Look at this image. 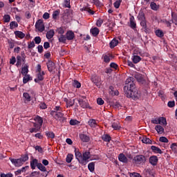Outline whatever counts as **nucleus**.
Returning a JSON list of instances; mask_svg holds the SVG:
<instances>
[{
  "label": "nucleus",
  "mask_w": 177,
  "mask_h": 177,
  "mask_svg": "<svg viewBox=\"0 0 177 177\" xmlns=\"http://www.w3.org/2000/svg\"><path fill=\"white\" fill-rule=\"evenodd\" d=\"M111 127H112V128H113V129H115V131H118V129H120V128H121V127H120L118 125V123H117V122L112 123Z\"/></svg>",
  "instance_id": "nucleus-52"
},
{
  "label": "nucleus",
  "mask_w": 177,
  "mask_h": 177,
  "mask_svg": "<svg viewBox=\"0 0 177 177\" xmlns=\"http://www.w3.org/2000/svg\"><path fill=\"white\" fill-rule=\"evenodd\" d=\"M171 21L175 26H177V14L171 12Z\"/></svg>",
  "instance_id": "nucleus-29"
},
{
  "label": "nucleus",
  "mask_w": 177,
  "mask_h": 177,
  "mask_svg": "<svg viewBox=\"0 0 177 177\" xmlns=\"http://www.w3.org/2000/svg\"><path fill=\"white\" fill-rule=\"evenodd\" d=\"M27 74H28V65L25 64L24 66L21 69V75H26Z\"/></svg>",
  "instance_id": "nucleus-30"
},
{
  "label": "nucleus",
  "mask_w": 177,
  "mask_h": 177,
  "mask_svg": "<svg viewBox=\"0 0 177 177\" xmlns=\"http://www.w3.org/2000/svg\"><path fill=\"white\" fill-rule=\"evenodd\" d=\"M58 39L59 42H62V44H66V42H67V37L64 35H60Z\"/></svg>",
  "instance_id": "nucleus-32"
},
{
  "label": "nucleus",
  "mask_w": 177,
  "mask_h": 177,
  "mask_svg": "<svg viewBox=\"0 0 177 177\" xmlns=\"http://www.w3.org/2000/svg\"><path fill=\"white\" fill-rule=\"evenodd\" d=\"M66 37L68 41H73L75 38V34H74L73 30H68L66 33Z\"/></svg>",
  "instance_id": "nucleus-14"
},
{
  "label": "nucleus",
  "mask_w": 177,
  "mask_h": 177,
  "mask_svg": "<svg viewBox=\"0 0 177 177\" xmlns=\"http://www.w3.org/2000/svg\"><path fill=\"white\" fill-rule=\"evenodd\" d=\"M34 41L37 45H39V43L42 41V39H41V37L37 36L34 38Z\"/></svg>",
  "instance_id": "nucleus-53"
},
{
  "label": "nucleus",
  "mask_w": 177,
  "mask_h": 177,
  "mask_svg": "<svg viewBox=\"0 0 177 177\" xmlns=\"http://www.w3.org/2000/svg\"><path fill=\"white\" fill-rule=\"evenodd\" d=\"M19 27V24L17 22L13 21L10 23V29L14 30V28H17Z\"/></svg>",
  "instance_id": "nucleus-33"
},
{
  "label": "nucleus",
  "mask_w": 177,
  "mask_h": 177,
  "mask_svg": "<svg viewBox=\"0 0 177 177\" xmlns=\"http://www.w3.org/2000/svg\"><path fill=\"white\" fill-rule=\"evenodd\" d=\"M0 177H13V174H12V173H8L7 174H1Z\"/></svg>",
  "instance_id": "nucleus-63"
},
{
  "label": "nucleus",
  "mask_w": 177,
  "mask_h": 177,
  "mask_svg": "<svg viewBox=\"0 0 177 177\" xmlns=\"http://www.w3.org/2000/svg\"><path fill=\"white\" fill-rule=\"evenodd\" d=\"M88 124L91 128H96L97 123L96 122V120L94 119H90L88 122Z\"/></svg>",
  "instance_id": "nucleus-22"
},
{
  "label": "nucleus",
  "mask_w": 177,
  "mask_h": 177,
  "mask_svg": "<svg viewBox=\"0 0 177 177\" xmlns=\"http://www.w3.org/2000/svg\"><path fill=\"white\" fill-rule=\"evenodd\" d=\"M159 124L160 125H167V119L164 117L159 118Z\"/></svg>",
  "instance_id": "nucleus-40"
},
{
  "label": "nucleus",
  "mask_w": 177,
  "mask_h": 177,
  "mask_svg": "<svg viewBox=\"0 0 177 177\" xmlns=\"http://www.w3.org/2000/svg\"><path fill=\"white\" fill-rule=\"evenodd\" d=\"M60 15V10H55L53 12V19L54 20H56L57 19V17Z\"/></svg>",
  "instance_id": "nucleus-44"
},
{
  "label": "nucleus",
  "mask_w": 177,
  "mask_h": 177,
  "mask_svg": "<svg viewBox=\"0 0 177 177\" xmlns=\"http://www.w3.org/2000/svg\"><path fill=\"white\" fill-rule=\"evenodd\" d=\"M10 160L11 161L12 164L15 165V167H21L23 165V162H21V159L18 158V159H15L10 158Z\"/></svg>",
  "instance_id": "nucleus-8"
},
{
  "label": "nucleus",
  "mask_w": 177,
  "mask_h": 177,
  "mask_svg": "<svg viewBox=\"0 0 177 177\" xmlns=\"http://www.w3.org/2000/svg\"><path fill=\"white\" fill-rule=\"evenodd\" d=\"M73 158H74V155L71 154V153H68L66 156V162H68V164H70V162H71V161H73Z\"/></svg>",
  "instance_id": "nucleus-37"
},
{
  "label": "nucleus",
  "mask_w": 177,
  "mask_h": 177,
  "mask_svg": "<svg viewBox=\"0 0 177 177\" xmlns=\"http://www.w3.org/2000/svg\"><path fill=\"white\" fill-rule=\"evenodd\" d=\"M130 24L129 26L130 28H132V30H136V21H135V17L131 16L129 18Z\"/></svg>",
  "instance_id": "nucleus-12"
},
{
  "label": "nucleus",
  "mask_w": 177,
  "mask_h": 177,
  "mask_svg": "<svg viewBox=\"0 0 177 177\" xmlns=\"http://www.w3.org/2000/svg\"><path fill=\"white\" fill-rule=\"evenodd\" d=\"M110 48L111 49H114V48H115V46H117L118 45V40L117 39H113L110 43Z\"/></svg>",
  "instance_id": "nucleus-25"
},
{
  "label": "nucleus",
  "mask_w": 177,
  "mask_h": 177,
  "mask_svg": "<svg viewBox=\"0 0 177 177\" xmlns=\"http://www.w3.org/2000/svg\"><path fill=\"white\" fill-rule=\"evenodd\" d=\"M151 150H152L153 153H154L155 154H162V151L161 150V149L154 145H152L151 147Z\"/></svg>",
  "instance_id": "nucleus-17"
},
{
  "label": "nucleus",
  "mask_w": 177,
  "mask_h": 177,
  "mask_svg": "<svg viewBox=\"0 0 177 177\" xmlns=\"http://www.w3.org/2000/svg\"><path fill=\"white\" fill-rule=\"evenodd\" d=\"M155 34L158 38H162L164 37V32L160 29H157L155 31Z\"/></svg>",
  "instance_id": "nucleus-28"
},
{
  "label": "nucleus",
  "mask_w": 177,
  "mask_h": 177,
  "mask_svg": "<svg viewBox=\"0 0 177 177\" xmlns=\"http://www.w3.org/2000/svg\"><path fill=\"white\" fill-rule=\"evenodd\" d=\"M45 75V72L43 71L41 72L37 73V78L35 79V82L39 84L40 81H44V76Z\"/></svg>",
  "instance_id": "nucleus-9"
},
{
  "label": "nucleus",
  "mask_w": 177,
  "mask_h": 177,
  "mask_svg": "<svg viewBox=\"0 0 177 177\" xmlns=\"http://www.w3.org/2000/svg\"><path fill=\"white\" fill-rule=\"evenodd\" d=\"M14 34L15 37H17L18 38H20L21 39H23L24 37H26V34L23 33V32L19 30H16L14 32Z\"/></svg>",
  "instance_id": "nucleus-20"
},
{
  "label": "nucleus",
  "mask_w": 177,
  "mask_h": 177,
  "mask_svg": "<svg viewBox=\"0 0 177 177\" xmlns=\"http://www.w3.org/2000/svg\"><path fill=\"white\" fill-rule=\"evenodd\" d=\"M111 68H114V70H117L118 68V65L114 62H111L110 64Z\"/></svg>",
  "instance_id": "nucleus-59"
},
{
  "label": "nucleus",
  "mask_w": 177,
  "mask_h": 177,
  "mask_svg": "<svg viewBox=\"0 0 177 177\" xmlns=\"http://www.w3.org/2000/svg\"><path fill=\"white\" fill-rule=\"evenodd\" d=\"M20 160H21L22 163L26 162V161H28V156L24 155V156H21Z\"/></svg>",
  "instance_id": "nucleus-60"
},
{
  "label": "nucleus",
  "mask_w": 177,
  "mask_h": 177,
  "mask_svg": "<svg viewBox=\"0 0 177 177\" xmlns=\"http://www.w3.org/2000/svg\"><path fill=\"white\" fill-rule=\"evenodd\" d=\"M150 8L152 10L157 12L160 9V4L156 3L154 1L151 2Z\"/></svg>",
  "instance_id": "nucleus-19"
},
{
  "label": "nucleus",
  "mask_w": 177,
  "mask_h": 177,
  "mask_svg": "<svg viewBox=\"0 0 177 177\" xmlns=\"http://www.w3.org/2000/svg\"><path fill=\"white\" fill-rule=\"evenodd\" d=\"M88 171L93 172L95 171V162H91L88 165Z\"/></svg>",
  "instance_id": "nucleus-39"
},
{
  "label": "nucleus",
  "mask_w": 177,
  "mask_h": 177,
  "mask_svg": "<svg viewBox=\"0 0 177 177\" xmlns=\"http://www.w3.org/2000/svg\"><path fill=\"white\" fill-rule=\"evenodd\" d=\"M90 32H91L93 37H97L99 35V28L97 27L91 28Z\"/></svg>",
  "instance_id": "nucleus-26"
},
{
  "label": "nucleus",
  "mask_w": 177,
  "mask_h": 177,
  "mask_svg": "<svg viewBox=\"0 0 177 177\" xmlns=\"http://www.w3.org/2000/svg\"><path fill=\"white\" fill-rule=\"evenodd\" d=\"M38 176H39V171H33L29 176V177H38Z\"/></svg>",
  "instance_id": "nucleus-56"
},
{
  "label": "nucleus",
  "mask_w": 177,
  "mask_h": 177,
  "mask_svg": "<svg viewBox=\"0 0 177 177\" xmlns=\"http://www.w3.org/2000/svg\"><path fill=\"white\" fill-rule=\"evenodd\" d=\"M134 77L138 81V82H140V84L145 83V78H143V75H142V74L137 73L134 75Z\"/></svg>",
  "instance_id": "nucleus-15"
},
{
  "label": "nucleus",
  "mask_w": 177,
  "mask_h": 177,
  "mask_svg": "<svg viewBox=\"0 0 177 177\" xmlns=\"http://www.w3.org/2000/svg\"><path fill=\"white\" fill-rule=\"evenodd\" d=\"M82 10L84 12H88L90 15H95V11L92 10L89 7H84Z\"/></svg>",
  "instance_id": "nucleus-38"
},
{
  "label": "nucleus",
  "mask_w": 177,
  "mask_h": 177,
  "mask_svg": "<svg viewBox=\"0 0 177 177\" xmlns=\"http://www.w3.org/2000/svg\"><path fill=\"white\" fill-rule=\"evenodd\" d=\"M51 111H55V113L63 112V108L59 106H55L54 110Z\"/></svg>",
  "instance_id": "nucleus-51"
},
{
  "label": "nucleus",
  "mask_w": 177,
  "mask_h": 177,
  "mask_svg": "<svg viewBox=\"0 0 177 177\" xmlns=\"http://www.w3.org/2000/svg\"><path fill=\"white\" fill-rule=\"evenodd\" d=\"M75 157L79 164H81V165H86L88 162H89V158H91V152L86 151L81 153L80 149L75 148Z\"/></svg>",
  "instance_id": "nucleus-2"
},
{
  "label": "nucleus",
  "mask_w": 177,
  "mask_h": 177,
  "mask_svg": "<svg viewBox=\"0 0 177 177\" xmlns=\"http://www.w3.org/2000/svg\"><path fill=\"white\" fill-rule=\"evenodd\" d=\"M142 142V143H145L146 145H151L153 143V141L147 137L143 138Z\"/></svg>",
  "instance_id": "nucleus-35"
},
{
  "label": "nucleus",
  "mask_w": 177,
  "mask_h": 177,
  "mask_svg": "<svg viewBox=\"0 0 177 177\" xmlns=\"http://www.w3.org/2000/svg\"><path fill=\"white\" fill-rule=\"evenodd\" d=\"M57 31L58 34H60L61 35H63V34H64V29L62 27L57 28Z\"/></svg>",
  "instance_id": "nucleus-61"
},
{
  "label": "nucleus",
  "mask_w": 177,
  "mask_h": 177,
  "mask_svg": "<svg viewBox=\"0 0 177 177\" xmlns=\"http://www.w3.org/2000/svg\"><path fill=\"white\" fill-rule=\"evenodd\" d=\"M55 37V30L53 29L50 30L46 33L47 39H52V37Z\"/></svg>",
  "instance_id": "nucleus-24"
},
{
  "label": "nucleus",
  "mask_w": 177,
  "mask_h": 177,
  "mask_svg": "<svg viewBox=\"0 0 177 177\" xmlns=\"http://www.w3.org/2000/svg\"><path fill=\"white\" fill-rule=\"evenodd\" d=\"M24 77H23V84H27V82H28V81H30V75H24Z\"/></svg>",
  "instance_id": "nucleus-45"
},
{
  "label": "nucleus",
  "mask_w": 177,
  "mask_h": 177,
  "mask_svg": "<svg viewBox=\"0 0 177 177\" xmlns=\"http://www.w3.org/2000/svg\"><path fill=\"white\" fill-rule=\"evenodd\" d=\"M37 168L39 169V171H41V172H46V167L42 165V163H39L37 165Z\"/></svg>",
  "instance_id": "nucleus-43"
},
{
  "label": "nucleus",
  "mask_w": 177,
  "mask_h": 177,
  "mask_svg": "<svg viewBox=\"0 0 177 177\" xmlns=\"http://www.w3.org/2000/svg\"><path fill=\"white\" fill-rule=\"evenodd\" d=\"M162 21L164 24H166V26L168 27V28H171L172 27V23H171V21L167 19H163Z\"/></svg>",
  "instance_id": "nucleus-47"
},
{
  "label": "nucleus",
  "mask_w": 177,
  "mask_h": 177,
  "mask_svg": "<svg viewBox=\"0 0 177 177\" xmlns=\"http://www.w3.org/2000/svg\"><path fill=\"white\" fill-rule=\"evenodd\" d=\"M64 3L65 8H68L69 9L71 8V6L70 5V0H64Z\"/></svg>",
  "instance_id": "nucleus-57"
},
{
  "label": "nucleus",
  "mask_w": 177,
  "mask_h": 177,
  "mask_svg": "<svg viewBox=\"0 0 177 177\" xmlns=\"http://www.w3.org/2000/svg\"><path fill=\"white\" fill-rule=\"evenodd\" d=\"M134 80L133 77H129L127 79L124 91L127 97H131L133 100H138L140 97V91H137L135 88Z\"/></svg>",
  "instance_id": "nucleus-1"
},
{
  "label": "nucleus",
  "mask_w": 177,
  "mask_h": 177,
  "mask_svg": "<svg viewBox=\"0 0 177 177\" xmlns=\"http://www.w3.org/2000/svg\"><path fill=\"white\" fill-rule=\"evenodd\" d=\"M3 19L4 23H9V21H10V15H5L3 17Z\"/></svg>",
  "instance_id": "nucleus-50"
},
{
  "label": "nucleus",
  "mask_w": 177,
  "mask_h": 177,
  "mask_svg": "<svg viewBox=\"0 0 177 177\" xmlns=\"http://www.w3.org/2000/svg\"><path fill=\"white\" fill-rule=\"evenodd\" d=\"M38 160L37 159H33L32 160L30 161V168L32 169H35L36 167H38Z\"/></svg>",
  "instance_id": "nucleus-23"
},
{
  "label": "nucleus",
  "mask_w": 177,
  "mask_h": 177,
  "mask_svg": "<svg viewBox=\"0 0 177 177\" xmlns=\"http://www.w3.org/2000/svg\"><path fill=\"white\" fill-rule=\"evenodd\" d=\"M91 82H93L96 86L100 88V85H102V78L97 75H93L91 77Z\"/></svg>",
  "instance_id": "nucleus-5"
},
{
  "label": "nucleus",
  "mask_w": 177,
  "mask_h": 177,
  "mask_svg": "<svg viewBox=\"0 0 177 177\" xmlns=\"http://www.w3.org/2000/svg\"><path fill=\"white\" fill-rule=\"evenodd\" d=\"M104 23V20L102 19L101 18H99L96 21V26L97 27H102V24Z\"/></svg>",
  "instance_id": "nucleus-49"
},
{
  "label": "nucleus",
  "mask_w": 177,
  "mask_h": 177,
  "mask_svg": "<svg viewBox=\"0 0 177 177\" xmlns=\"http://www.w3.org/2000/svg\"><path fill=\"white\" fill-rule=\"evenodd\" d=\"M118 160L120 161V162H124V164H127L128 162V158L125 156L124 153H120L118 156Z\"/></svg>",
  "instance_id": "nucleus-16"
},
{
  "label": "nucleus",
  "mask_w": 177,
  "mask_h": 177,
  "mask_svg": "<svg viewBox=\"0 0 177 177\" xmlns=\"http://www.w3.org/2000/svg\"><path fill=\"white\" fill-rule=\"evenodd\" d=\"M121 2H122V0H118L114 3V7L115 9H118V8H120Z\"/></svg>",
  "instance_id": "nucleus-54"
},
{
  "label": "nucleus",
  "mask_w": 177,
  "mask_h": 177,
  "mask_svg": "<svg viewBox=\"0 0 177 177\" xmlns=\"http://www.w3.org/2000/svg\"><path fill=\"white\" fill-rule=\"evenodd\" d=\"M149 164H151V165L156 167V165H157V163L158 162V157H157V156H154V155L151 156L149 157Z\"/></svg>",
  "instance_id": "nucleus-10"
},
{
  "label": "nucleus",
  "mask_w": 177,
  "mask_h": 177,
  "mask_svg": "<svg viewBox=\"0 0 177 177\" xmlns=\"http://www.w3.org/2000/svg\"><path fill=\"white\" fill-rule=\"evenodd\" d=\"M78 103L82 109H92V107L89 106V103H88V102L84 101V100L81 98L78 100Z\"/></svg>",
  "instance_id": "nucleus-7"
},
{
  "label": "nucleus",
  "mask_w": 177,
  "mask_h": 177,
  "mask_svg": "<svg viewBox=\"0 0 177 177\" xmlns=\"http://www.w3.org/2000/svg\"><path fill=\"white\" fill-rule=\"evenodd\" d=\"M73 86H74V88H77V89H80V88H81V83L77 80H74L73 82Z\"/></svg>",
  "instance_id": "nucleus-42"
},
{
  "label": "nucleus",
  "mask_w": 177,
  "mask_h": 177,
  "mask_svg": "<svg viewBox=\"0 0 177 177\" xmlns=\"http://www.w3.org/2000/svg\"><path fill=\"white\" fill-rule=\"evenodd\" d=\"M46 136L48 139H55V133L53 131H46Z\"/></svg>",
  "instance_id": "nucleus-34"
},
{
  "label": "nucleus",
  "mask_w": 177,
  "mask_h": 177,
  "mask_svg": "<svg viewBox=\"0 0 177 177\" xmlns=\"http://www.w3.org/2000/svg\"><path fill=\"white\" fill-rule=\"evenodd\" d=\"M102 140H104V142H110V141L111 140V136H110V135H109V134H104L102 136Z\"/></svg>",
  "instance_id": "nucleus-31"
},
{
  "label": "nucleus",
  "mask_w": 177,
  "mask_h": 177,
  "mask_svg": "<svg viewBox=\"0 0 177 177\" xmlns=\"http://www.w3.org/2000/svg\"><path fill=\"white\" fill-rule=\"evenodd\" d=\"M159 142H162V143H168V138H167V137L162 136L159 138Z\"/></svg>",
  "instance_id": "nucleus-55"
},
{
  "label": "nucleus",
  "mask_w": 177,
  "mask_h": 177,
  "mask_svg": "<svg viewBox=\"0 0 177 177\" xmlns=\"http://www.w3.org/2000/svg\"><path fill=\"white\" fill-rule=\"evenodd\" d=\"M34 120L35 122H37V124L39 125V127H42V124H44V119L39 115H37L34 118Z\"/></svg>",
  "instance_id": "nucleus-18"
},
{
  "label": "nucleus",
  "mask_w": 177,
  "mask_h": 177,
  "mask_svg": "<svg viewBox=\"0 0 177 177\" xmlns=\"http://www.w3.org/2000/svg\"><path fill=\"white\" fill-rule=\"evenodd\" d=\"M138 18V20H140V21L143 20H146V18L145 17V12H139Z\"/></svg>",
  "instance_id": "nucleus-46"
},
{
  "label": "nucleus",
  "mask_w": 177,
  "mask_h": 177,
  "mask_svg": "<svg viewBox=\"0 0 177 177\" xmlns=\"http://www.w3.org/2000/svg\"><path fill=\"white\" fill-rule=\"evenodd\" d=\"M75 103V100H69L66 101L67 107H71Z\"/></svg>",
  "instance_id": "nucleus-48"
},
{
  "label": "nucleus",
  "mask_w": 177,
  "mask_h": 177,
  "mask_svg": "<svg viewBox=\"0 0 177 177\" xmlns=\"http://www.w3.org/2000/svg\"><path fill=\"white\" fill-rule=\"evenodd\" d=\"M35 29L39 31V32H44L45 31V24H44V20L38 19L35 24Z\"/></svg>",
  "instance_id": "nucleus-4"
},
{
  "label": "nucleus",
  "mask_w": 177,
  "mask_h": 177,
  "mask_svg": "<svg viewBox=\"0 0 177 177\" xmlns=\"http://www.w3.org/2000/svg\"><path fill=\"white\" fill-rule=\"evenodd\" d=\"M79 138L80 140L83 142V143H88L89 142V140H91V138H89V136L84 133H80L79 135Z\"/></svg>",
  "instance_id": "nucleus-11"
},
{
  "label": "nucleus",
  "mask_w": 177,
  "mask_h": 177,
  "mask_svg": "<svg viewBox=\"0 0 177 177\" xmlns=\"http://www.w3.org/2000/svg\"><path fill=\"white\" fill-rule=\"evenodd\" d=\"M142 61V57L139 55H133L132 57V62L134 63V64H138L139 62Z\"/></svg>",
  "instance_id": "nucleus-21"
},
{
  "label": "nucleus",
  "mask_w": 177,
  "mask_h": 177,
  "mask_svg": "<svg viewBox=\"0 0 177 177\" xmlns=\"http://www.w3.org/2000/svg\"><path fill=\"white\" fill-rule=\"evenodd\" d=\"M21 62H22L21 56L17 55V64L15 66H17V67H20V66H21Z\"/></svg>",
  "instance_id": "nucleus-41"
},
{
  "label": "nucleus",
  "mask_w": 177,
  "mask_h": 177,
  "mask_svg": "<svg viewBox=\"0 0 177 177\" xmlns=\"http://www.w3.org/2000/svg\"><path fill=\"white\" fill-rule=\"evenodd\" d=\"M23 97H24L26 102H31V96L28 93H24Z\"/></svg>",
  "instance_id": "nucleus-36"
},
{
  "label": "nucleus",
  "mask_w": 177,
  "mask_h": 177,
  "mask_svg": "<svg viewBox=\"0 0 177 177\" xmlns=\"http://www.w3.org/2000/svg\"><path fill=\"white\" fill-rule=\"evenodd\" d=\"M16 63V57L12 56L10 59V64H15Z\"/></svg>",
  "instance_id": "nucleus-62"
},
{
  "label": "nucleus",
  "mask_w": 177,
  "mask_h": 177,
  "mask_svg": "<svg viewBox=\"0 0 177 177\" xmlns=\"http://www.w3.org/2000/svg\"><path fill=\"white\" fill-rule=\"evenodd\" d=\"M168 107L172 109V107H175V101H169L167 103Z\"/></svg>",
  "instance_id": "nucleus-58"
},
{
  "label": "nucleus",
  "mask_w": 177,
  "mask_h": 177,
  "mask_svg": "<svg viewBox=\"0 0 177 177\" xmlns=\"http://www.w3.org/2000/svg\"><path fill=\"white\" fill-rule=\"evenodd\" d=\"M63 112H55V111H50V114L57 121H60L61 118H63L64 117V113H62Z\"/></svg>",
  "instance_id": "nucleus-6"
},
{
  "label": "nucleus",
  "mask_w": 177,
  "mask_h": 177,
  "mask_svg": "<svg viewBox=\"0 0 177 177\" xmlns=\"http://www.w3.org/2000/svg\"><path fill=\"white\" fill-rule=\"evenodd\" d=\"M147 160V159L144 155H137L133 159L134 164L136 165H144V164H146Z\"/></svg>",
  "instance_id": "nucleus-3"
},
{
  "label": "nucleus",
  "mask_w": 177,
  "mask_h": 177,
  "mask_svg": "<svg viewBox=\"0 0 177 177\" xmlns=\"http://www.w3.org/2000/svg\"><path fill=\"white\" fill-rule=\"evenodd\" d=\"M156 131L159 133V135H161L162 133H164V127L161 125H156L155 127Z\"/></svg>",
  "instance_id": "nucleus-27"
},
{
  "label": "nucleus",
  "mask_w": 177,
  "mask_h": 177,
  "mask_svg": "<svg viewBox=\"0 0 177 177\" xmlns=\"http://www.w3.org/2000/svg\"><path fill=\"white\" fill-rule=\"evenodd\" d=\"M130 177H142L139 173H132L130 174Z\"/></svg>",
  "instance_id": "nucleus-64"
},
{
  "label": "nucleus",
  "mask_w": 177,
  "mask_h": 177,
  "mask_svg": "<svg viewBox=\"0 0 177 177\" xmlns=\"http://www.w3.org/2000/svg\"><path fill=\"white\" fill-rule=\"evenodd\" d=\"M46 66L50 73H52V71H53V70L56 68L55 64H54L53 62H52V60H48V62L46 63Z\"/></svg>",
  "instance_id": "nucleus-13"
}]
</instances>
